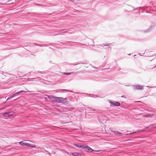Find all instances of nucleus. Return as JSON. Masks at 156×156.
Segmentation results:
<instances>
[{
	"mask_svg": "<svg viewBox=\"0 0 156 156\" xmlns=\"http://www.w3.org/2000/svg\"><path fill=\"white\" fill-rule=\"evenodd\" d=\"M28 142H31L30 141L26 140L24 141H21L19 143L20 144L23 146H27L28 147H36V145L35 144L33 143H29Z\"/></svg>",
	"mask_w": 156,
	"mask_h": 156,
	"instance_id": "f257e3e1",
	"label": "nucleus"
},
{
	"mask_svg": "<svg viewBox=\"0 0 156 156\" xmlns=\"http://www.w3.org/2000/svg\"><path fill=\"white\" fill-rule=\"evenodd\" d=\"M80 148H82L83 149H85V151H90V152H92L93 151H94L90 147H89L87 145H80L79 147Z\"/></svg>",
	"mask_w": 156,
	"mask_h": 156,
	"instance_id": "f03ea898",
	"label": "nucleus"
},
{
	"mask_svg": "<svg viewBox=\"0 0 156 156\" xmlns=\"http://www.w3.org/2000/svg\"><path fill=\"white\" fill-rule=\"evenodd\" d=\"M144 88V86L140 85H136L133 86V88L134 90H143Z\"/></svg>",
	"mask_w": 156,
	"mask_h": 156,
	"instance_id": "7ed1b4c3",
	"label": "nucleus"
},
{
	"mask_svg": "<svg viewBox=\"0 0 156 156\" xmlns=\"http://www.w3.org/2000/svg\"><path fill=\"white\" fill-rule=\"evenodd\" d=\"M66 99V98H62L56 97L55 101L59 103H62Z\"/></svg>",
	"mask_w": 156,
	"mask_h": 156,
	"instance_id": "20e7f679",
	"label": "nucleus"
},
{
	"mask_svg": "<svg viewBox=\"0 0 156 156\" xmlns=\"http://www.w3.org/2000/svg\"><path fill=\"white\" fill-rule=\"evenodd\" d=\"M73 156H86L83 154H80L78 152H74L71 153Z\"/></svg>",
	"mask_w": 156,
	"mask_h": 156,
	"instance_id": "39448f33",
	"label": "nucleus"
},
{
	"mask_svg": "<svg viewBox=\"0 0 156 156\" xmlns=\"http://www.w3.org/2000/svg\"><path fill=\"white\" fill-rule=\"evenodd\" d=\"M111 104L112 105V106L113 105L116 106H119L120 105V104L118 102L113 101L110 102Z\"/></svg>",
	"mask_w": 156,
	"mask_h": 156,
	"instance_id": "423d86ee",
	"label": "nucleus"
},
{
	"mask_svg": "<svg viewBox=\"0 0 156 156\" xmlns=\"http://www.w3.org/2000/svg\"><path fill=\"white\" fill-rule=\"evenodd\" d=\"M48 98L53 101H55L56 97H54L53 96H48Z\"/></svg>",
	"mask_w": 156,
	"mask_h": 156,
	"instance_id": "0eeeda50",
	"label": "nucleus"
},
{
	"mask_svg": "<svg viewBox=\"0 0 156 156\" xmlns=\"http://www.w3.org/2000/svg\"><path fill=\"white\" fill-rule=\"evenodd\" d=\"M22 92H24V93H26L27 92L25 91H23V90H21L20 91H19V92H17L16 93H15V94H14L13 96H12L11 97H10L9 98H8V99H9V98H12L13 97H14L15 96H16V95L17 94H18L20 93H22Z\"/></svg>",
	"mask_w": 156,
	"mask_h": 156,
	"instance_id": "6e6552de",
	"label": "nucleus"
},
{
	"mask_svg": "<svg viewBox=\"0 0 156 156\" xmlns=\"http://www.w3.org/2000/svg\"><path fill=\"white\" fill-rule=\"evenodd\" d=\"M154 114H149V115H144V117H151L152 116H154Z\"/></svg>",
	"mask_w": 156,
	"mask_h": 156,
	"instance_id": "1a4fd4ad",
	"label": "nucleus"
},
{
	"mask_svg": "<svg viewBox=\"0 0 156 156\" xmlns=\"http://www.w3.org/2000/svg\"><path fill=\"white\" fill-rule=\"evenodd\" d=\"M112 131L115 134H116V135H119L121 134L122 135V134L120 132H119L118 131Z\"/></svg>",
	"mask_w": 156,
	"mask_h": 156,
	"instance_id": "9d476101",
	"label": "nucleus"
},
{
	"mask_svg": "<svg viewBox=\"0 0 156 156\" xmlns=\"http://www.w3.org/2000/svg\"><path fill=\"white\" fill-rule=\"evenodd\" d=\"M63 73L64 74L67 75H70L71 74V73Z\"/></svg>",
	"mask_w": 156,
	"mask_h": 156,
	"instance_id": "9b49d317",
	"label": "nucleus"
},
{
	"mask_svg": "<svg viewBox=\"0 0 156 156\" xmlns=\"http://www.w3.org/2000/svg\"><path fill=\"white\" fill-rule=\"evenodd\" d=\"M137 133V131H135V132H133V133H130V134H134V133Z\"/></svg>",
	"mask_w": 156,
	"mask_h": 156,
	"instance_id": "f8f14e48",
	"label": "nucleus"
},
{
	"mask_svg": "<svg viewBox=\"0 0 156 156\" xmlns=\"http://www.w3.org/2000/svg\"><path fill=\"white\" fill-rule=\"evenodd\" d=\"M75 146H76V147H79V146L78 144H75Z\"/></svg>",
	"mask_w": 156,
	"mask_h": 156,
	"instance_id": "ddd939ff",
	"label": "nucleus"
},
{
	"mask_svg": "<svg viewBox=\"0 0 156 156\" xmlns=\"http://www.w3.org/2000/svg\"><path fill=\"white\" fill-rule=\"evenodd\" d=\"M85 67H88V65H87V64L85 65V66H84Z\"/></svg>",
	"mask_w": 156,
	"mask_h": 156,
	"instance_id": "4468645a",
	"label": "nucleus"
},
{
	"mask_svg": "<svg viewBox=\"0 0 156 156\" xmlns=\"http://www.w3.org/2000/svg\"><path fill=\"white\" fill-rule=\"evenodd\" d=\"M122 98H126V96H124V95L122 96Z\"/></svg>",
	"mask_w": 156,
	"mask_h": 156,
	"instance_id": "2eb2a0df",
	"label": "nucleus"
},
{
	"mask_svg": "<svg viewBox=\"0 0 156 156\" xmlns=\"http://www.w3.org/2000/svg\"><path fill=\"white\" fill-rule=\"evenodd\" d=\"M105 46H108V44H107V45H105Z\"/></svg>",
	"mask_w": 156,
	"mask_h": 156,
	"instance_id": "dca6fc26",
	"label": "nucleus"
}]
</instances>
